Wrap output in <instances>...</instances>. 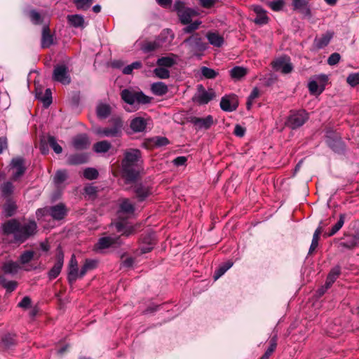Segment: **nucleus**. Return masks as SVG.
<instances>
[{
  "label": "nucleus",
  "mask_w": 359,
  "mask_h": 359,
  "mask_svg": "<svg viewBox=\"0 0 359 359\" xmlns=\"http://www.w3.org/2000/svg\"><path fill=\"white\" fill-rule=\"evenodd\" d=\"M98 175L97 170L93 168H88L83 171V177L90 180L97 179Z\"/></svg>",
  "instance_id": "52"
},
{
  "label": "nucleus",
  "mask_w": 359,
  "mask_h": 359,
  "mask_svg": "<svg viewBox=\"0 0 359 359\" xmlns=\"http://www.w3.org/2000/svg\"><path fill=\"white\" fill-rule=\"evenodd\" d=\"M10 165L11 169L14 170L12 175V180L14 181L18 180L22 177L26 170L25 161L22 157L13 158Z\"/></svg>",
  "instance_id": "14"
},
{
  "label": "nucleus",
  "mask_w": 359,
  "mask_h": 359,
  "mask_svg": "<svg viewBox=\"0 0 359 359\" xmlns=\"http://www.w3.org/2000/svg\"><path fill=\"white\" fill-rule=\"evenodd\" d=\"M248 73V69L236 66L233 67L230 71L229 74L232 79L238 80L242 77L245 76Z\"/></svg>",
  "instance_id": "38"
},
{
  "label": "nucleus",
  "mask_w": 359,
  "mask_h": 359,
  "mask_svg": "<svg viewBox=\"0 0 359 359\" xmlns=\"http://www.w3.org/2000/svg\"><path fill=\"white\" fill-rule=\"evenodd\" d=\"M174 9L177 12L180 20L183 25L190 23L192 18L197 15V12L195 10L186 7L184 2L181 0L175 1Z\"/></svg>",
  "instance_id": "5"
},
{
  "label": "nucleus",
  "mask_w": 359,
  "mask_h": 359,
  "mask_svg": "<svg viewBox=\"0 0 359 359\" xmlns=\"http://www.w3.org/2000/svg\"><path fill=\"white\" fill-rule=\"evenodd\" d=\"M316 79L318 81L320 90H323L325 87L326 83L328 81V76L325 74H321L316 76Z\"/></svg>",
  "instance_id": "57"
},
{
  "label": "nucleus",
  "mask_w": 359,
  "mask_h": 359,
  "mask_svg": "<svg viewBox=\"0 0 359 359\" xmlns=\"http://www.w3.org/2000/svg\"><path fill=\"white\" fill-rule=\"evenodd\" d=\"M20 269V264L17 262L8 261L4 263L2 270L6 274L15 275Z\"/></svg>",
  "instance_id": "29"
},
{
  "label": "nucleus",
  "mask_w": 359,
  "mask_h": 359,
  "mask_svg": "<svg viewBox=\"0 0 359 359\" xmlns=\"http://www.w3.org/2000/svg\"><path fill=\"white\" fill-rule=\"evenodd\" d=\"M345 222V214H340L338 222L332 227L330 232L326 233V236L330 237L337 233L343 226Z\"/></svg>",
  "instance_id": "45"
},
{
  "label": "nucleus",
  "mask_w": 359,
  "mask_h": 359,
  "mask_svg": "<svg viewBox=\"0 0 359 359\" xmlns=\"http://www.w3.org/2000/svg\"><path fill=\"white\" fill-rule=\"evenodd\" d=\"M111 126L97 127L94 129L95 135L100 137H118L122 135L123 121L119 116L113 117L110 120Z\"/></svg>",
  "instance_id": "4"
},
{
  "label": "nucleus",
  "mask_w": 359,
  "mask_h": 359,
  "mask_svg": "<svg viewBox=\"0 0 359 359\" xmlns=\"http://www.w3.org/2000/svg\"><path fill=\"white\" fill-rule=\"evenodd\" d=\"M309 119V114L305 110L292 111L285 124L292 130L302 126Z\"/></svg>",
  "instance_id": "6"
},
{
  "label": "nucleus",
  "mask_w": 359,
  "mask_h": 359,
  "mask_svg": "<svg viewBox=\"0 0 359 359\" xmlns=\"http://www.w3.org/2000/svg\"><path fill=\"white\" fill-rule=\"evenodd\" d=\"M135 197L139 202H142L151 194L150 187L142 183H137L133 187Z\"/></svg>",
  "instance_id": "16"
},
{
  "label": "nucleus",
  "mask_w": 359,
  "mask_h": 359,
  "mask_svg": "<svg viewBox=\"0 0 359 359\" xmlns=\"http://www.w3.org/2000/svg\"><path fill=\"white\" fill-rule=\"evenodd\" d=\"M206 38L210 44L217 48L222 46L224 42V37L216 32H208Z\"/></svg>",
  "instance_id": "24"
},
{
  "label": "nucleus",
  "mask_w": 359,
  "mask_h": 359,
  "mask_svg": "<svg viewBox=\"0 0 359 359\" xmlns=\"http://www.w3.org/2000/svg\"><path fill=\"white\" fill-rule=\"evenodd\" d=\"M97 116L100 119H105L109 116L111 113V107L105 103H99L96 108Z\"/></svg>",
  "instance_id": "28"
},
{
  "label": "nucleus",
  "mask_w": 359,
  "mask_h": 359,
  "mask_svg": "<svg viewBox=\"0 0 359 359\" xmlns=\"http://www.w3.org/2000/svg\"><path fill=\"white\" fill-rule=\"evenodd\" d=\"M200 72L201 75L206 79H214L217 75V72L207 67H202Z\"/></svg>",
  "instance_id": "51"
},
{
  "label": "nucleus",
  "mask_w": 359,
  "mask_h": 359,
  "mask_svg": "<svg viewBox=\"0 0 359 359\" xmlns=\"http://www.w3.org/2000/svg\"><path fill=\"white\" fill-rule=\"evenodd\" d=\"M87 158L85 154H74L68 157L67 163L69 165L83 164L87 161Z\"/></svg>",
  "instance_id": "41"
},
{
  "label": "nucleus",
  "mask_w": 359,
  "mask_h": 359,
  "mask_svg": "<svg viewBox=\"0 0 359 359\" xmlns=\"http://www.w3.org/2000/svg\"><path fill=\"white\" fill-rule=\"evenodd\" d=\"M29 18L35 25H39L42 22L41 15L36 11H31L29 12Z\"/></svg>",
  "instance_id": "59"
},
{
  "label": "nucleus",
  "mask_w": 359,
  "mask_h": 359,
  "mask_svg": "<svg viewBox=\"0 0 359 359\" xmlns=\"http://www.w3.org/2000/svg\"><path fill=\"white\" fill-rule=\"evenodd\" d=\"M119 208L121 212L127 214H133L135 211L134 205L128 198H125L121 201Z\"/></svg>",
  "instance_id": "44"
},
{
  "label": "nucleus",
  "mask_w": 359,
  "mask_h": 359,
  "mask_svg": "<svg viewBox=\"0 0 359 359\" xmlns=\"http://www.w3.org/2000/svg\"><path fill=\"white\" fill-rule=\"evenodd\" d=\"M252 9L257 15L254 20L255 24L263 25L268 23L269 18L266 15V11L262 8V6L258 5H253L252 6Z\"/></svg>",
  "instance_id": "22"
},
{
  "label": "nucleus",
  "mask_w": 359,
  "mask_h": 359,
  "mask_svg": "<svg viewBox=\"0 0 359 359\" xmlns=\"http://www.w3.org/2000/svg\"><path fill=\"white\" fill-rule=\"evenodd\" d=\"M48 143L56 154H59L62 153V148L57 142V140L55 137L49 135L48 137Z\"/></svg>",
  "instance_id": "50"
},
{
  "label": "nucleus",
  "mask_w": 359,
  "mask_h": 359,
  "mask_svg": "<svg viewBox=\"0 0 359 359\" xmlns=\"http://www.w3.org/2000/svg\"><path fill=\"white\" fill-rule=\"evenodd\" d=\"M346 81L351 87L359 85V72L351 74L347 77Z\"/></svg>",
  "instance_id": "54"
},
{
  "label": "nucleus",
  "mask_w": 359,
  "mask_h": 359,
  "mask_svg": "<svg viewBox=\"0 0 359 359\" xmlns=\"http://www.w3.org/2000/svg\"><path fill=\"white\" fill-rule=\"evenodd\" d=\"M94 0H73L76 7L79 10L86 11L93 4Z\"/></svg>",
  "instance_id": "49"
},
{
  "label": "nucleus",
  "mask_w": 359,
  "mask_h": 359,
  "mask_svg": "<svg viewBox=\"0 0 359 359\" xmlns=\"http://www.w3.org/2000/svg\"><path fill=\"white\" fill-rule=\"evenodd\" d=\"M31 305V299L29 297H24L19 302L18 306L22 309H28Z\"/></svg>",
  "instance_id": "64"
},
{
  "label": "nucleus",
  "mask_w": 359,
  "mask_h": 359,
  "mask_svg": "<svg viewBox=\"0 0 359 359\" xmlns=\"http://www.w3.org/2000/svg\"><path fill=\"white\" fill-rule=\"evenodd\" d=\"M272 67L274 71L287 74L293 70V65L290 62V58L287 56H282L276 58L272 62Z\"/></svg>",
  "instance_id": "9"
},
{
  "label": "nucleus",
  "mask_w": 359,
  "mask_h": 359,
  "mask_svg": "<svg viewBox=\"0 0 359 359\" xmlns=\"http://www.w3.org/2000/svg\"><path fill=\"white\" fill-rule=\"evenodd\" d=\"M121 98L127 104L124 109L129 112L137 110L140 104H147L151 100L142 91H121Z\"/></svg>",
  "instance_id": "3"
},
{
  "label": "nucleus",
  "mask_w": 359,
  "mask_h": 359,
  "mask_svg": "<svg viewBox=\"0 0 359 359\" xmlns=\"http://www.w3.org/2000/svg\"><path fill=\"white\" fill-rule=\"evenodd\" d=\"M154 73L156 76L161 79H167L170 76V72L165 68L160 66L154 69Z\"/></svg>",
  "instance_id": "55"
},
{
  "label": "nucleus",
  "mask_w": 359,
  "mask_h": 359,
  "mask_svg": "<svg viewBox=\"0 0 359 359\" xmlns=\"http://www.w3.org/2000/svg\"><path fill=\"white\" fill-rule=\"evenodd\" d=\"M340 245L348 248L351 249L358 245H359V236L358 235H348L347 236L344 241L340 243Z\"/></svg>",
  "instance_id": "30"
},
{
  "label": "nucleus",
  "mask_w": 359,
  "mask_h": 359,
  "mask_svg": "<svg viewBox=\"0 0 359 359\" xmlns=\"http://www.w3.org/2000/svg\"><path fill=\"white\" fill-rule=\"evenodd\" d=\"M140 158L141 153L138 149H131L125 152L122 170L127 182H134L137 179L140 172Z\"/></svg>",
  "instance_id": "2"
},
{
  "label": "nucleus",
  "mask_w": 359,
  "mask_h": 359,
  "mask_svg": "<svg viewBox=\"0 0 359 359\" xmlns=\"http://www.w3.org/2000/svg\"><path fill=\"white\" fill-rule=\"evenodd\" d=\"M340 274L341 267L339 266L333 267L328 273L325 281L327 283V287H331Z\"/></svg>",
  "instance_id": "36"
},
{
  "label": "nucleus",
  "mask_w": 359,
  "mask_h": 359,
  "mask_svg": "<svg viewBox=\"0 0 359 359\" xmlns=\"http://www.w3.org/2000/svg\"><path fill=\"white\" fill-rule=\"evenodd\" d=\"M332 38V34L330 32H327L326 34H323L321 36L316 37L314 39L313 46L317 49L323 48L329 44Z\"/></svg>",
  "instance_id": "26"
},
{
  "label": "nucleus",
  "mask_w": 359,
  "mask_h": 359,
  "mask_svg": "<svg viewBox=\"0 0 359 359\" xmlns=\"http://www.w3.org/2000/svg\"><path fill=\"white\" fill-rule=\"evenodd\" d=\"M49 215V207H45L43 208H39L36 211V216L38 219H40L43 217Z\"/></svg>",
  "instance_id": "63"
},
{
  "label": "nucleus",
  "mask_w": 359,
  "mask_h": 359,
  "mask_svg": "<svg viewBox=\"0 0 359 359\" xmlns=\"http://www.w3.org/2000/svg\"><path fill=\"white\" fill-rule=\"evenodd\" d=\"M97 260L90 259H86V261H85L83 265L82 266L81 269L79 272V277L80 278L83 277L88 271L95 269L97 267Z\"/></svg>",
  "instance_id": "34"
},
{
  "label": "nucleus",
  "mask_w": 359,
  "mask_h": 359,
  "mask_svg": "<svg viewBox=\"0 0 359 359\" xmlns=\"http://www.w3.org/2000/svg\"><path fill=\"white\" fill-rule=\"evenodd\" d=\"M238 106V97L234 94H230L222 97L220 102V107L224 111H233Z\"/></svg>",
  "instance_id": "13"
},
{
  "label": "nucleus",
  "mask_w": 359,
  "mask_h": 359,
  "mask_svg": "<svg viewBox=\"0 0 359 359\" xmlns=\"http://www.w3.org/2000/svg\"><path fill=\"white\" fill-rule=\"evenodd\" d=\"M122 243L120 237L118 236H109L100 238L95 248L97 251H102L110 247L120 245Z\"/></svg>",
  "instance_id": "10"
},
{
  "label": "nucleus",
  "mask_w": 359,
  "mask_h": 359,
  "mask_svg": "<svg viewBox=\"0 0 359 359\" xmlns=\"http://www.w3.org/2000/svg\"><path fill=\"white\" fill-rule=\"evenodd\" d=\"M341 56L337 53H334L330 55V57L327 59V64L330 65H337L339 60H340Z\"/></svg>",
  "instance_id": "62"
},
{
  "label": "nucleus",
  "mask_w": 359,
  "mask_h": 359,
  "mask_svg": "<svg viewBox=\"0 0 359 359\" xmlns=\"http://www.w3.org/2000/svg\"><path fill=\"white\" fill-rule=\"evenodd\" d=\"M260 91H252L251 94L249 95L247 101V109H250L254 102V100L257 99L260 95Z\"/></svg>",
  "instance_id": "60"
},
{
  "label": "nucleus",
  "mask_w": 359,
  "mask_h": 359,
  "mask_svg": "<svg viewBox=\"0 0 359 359\" xmlns=\"http://www.w3.org/2000/svg\"><path fill=\"white\" fill-rule=\"evenodd\" d=\"M215 97L213 91H197L192 100L194 102L199 104H206Z\"/></svg>",
  "instance_id": "18"
},
{
  "label": "nucleus",
  "mask_w": 359,
  "mask_h": 359,
  "mask_svg": "<svg viewBox=\"0 0 359 359\" xmlns=\"http://www.w3.org/2000/svg\"><path fill=\"white\" fill-rule=\"evenodd\" d=\"M233 262L227 261L226 262L219 266V267L215 271L213 276L214 279L216 280L219 278L226 273L227 270H229L233 266Z\"/></svg>",
  "instance_id": "42"
},
{
  "label": "nucleus",
  "mask_w": 359,
  "mask_h": 359,
  "mask_svg": "<svg viewBox=\"0 0 359 359\" xmlns=\"http://www.w3.org/2000/svg\"><path fill=\"white\" fill-rule=\"evenodd\" d=\"M64 264V252L60 246L57 248L56 262L54 266L48 271L50 280L56 278L61 272Z\"/></svg>",
  "instance_id": "11"
},
{
  "label": "nucleus",
  "mask_w": 359,
  "mask_h": 359,
  "mask_svg": "<svg viewBox=\"0 0 359 359\" xmlns=\"http://www.w3.org/2000/svg\"><path fill=\"white\" fill-rule=\"evenodd\" d=\"M190 50L197 55L198 53L203 52L208 48V44L203 41L202 37L198 33H195L184 41Z\"/></svg>",
  "instance_id": "8"
},
{
  "label": "nucleus",
  "mask_w": 359,
  "mask_h": 359,
  "mask_svg": "<svg viewBox=\"0 0 359 359\" xmlns=\"http://www.w3.org/2000/svg\"><path fill=\"white\" fill-rule=\"evenodd\" d=\"M89 144L90 142L86 135H79L73 140V146L76 149H85Z\"/></svg>",
  "instance_id": "27"
},
{
  "label": "nucleus",
  "mask_w": 359,
  "mask_h": 359,
  "mask_svg": "<svg viewBox=\"0 0 359 359\" xmlns=\"http://www.w3.org/2000/svg\"><path fill=\"white\" fill-rule=\"evenodd\" d=\"M53 79L65 85L69 83L71 79L68 68L64 65H56L53 70Z\"/></svg>",
  "instance_id": "12"
},
{
  "label": "nucleus",
  "mask_w": 359,
  "mask_h": 359,
  "mask_svg": "<svg viewBox=\"0 0 359 359\" xmlns=\"http://www.w3.org/2000/svg\"><path fill=\"white\" fill-rule=\"evenodd\" d=\"M284 6L283 0H275L269 3L270 8L274 11H280Z\"/></svg>",
  "instance_id": "58"
},
{
  "label": "nucleus",
  "mask_w": 359,
  "mask_h": 359,
  "mask_svg": "<svg viewBox=\"0 0 359 359\" xmlns=\"http://www.w3.org/2000/svg\"><path fill=\"white\" fill-rule=\"evenodd\" d=\"M201 24V21H198V20H196V21H194V22H190L189 24H187V26H186L184 29H183V32L184 33H191L193 32L194 31L198 29L199 27V25Z\"/></svg>",
  "instance_id": "56"
},
{
  "label": "nucleus",
  "mask_w": 359,
  "mask_h": 359,
  "mask_svg": "<svg viewBox=\"0 0 359 359\" xmlns=\"http://www.w3.org/2000/svg\"><path fill=\"white\" fill-rule=\"evenodd\" d=\"M67 215V209L63 203L49 207V215L55 220H61Z\"/></svg>",
  "instance_id": "21"
},
{
  "label": "nucleus",
  "mask_w": 359,
  "mask_h": 359,
  "mask_svg": "<svg viewBox=\"0 0 359 359\" xmlns=\"http://www.w3.org/2000/svg\"><path fill=\"white\" fill-rule=\"evenodd\" d=\"M293 10L297 11L304 18H311V11L306 0H292Z\"/></svg>",
  "instance_id": "17"
},
{
  "label": "nucleus",
  "mask_w": 359,
  "mask_h": 359,
  "mask_svg": "<svg viewBox=\"0 0 359 359\" xmlns=\"http://www.w3.org/2000/svg\"><path fill=\"white\" fill-rule=\"evenodd\" d=\"M53 43V36L50 34L49 29L47 27L43 28L41 47L43 48L50 47Z\"/></svg>",
  "instance_id": "33"
},
{
  "label": "nucleus",
  "mask_w": 359,
  "mask_h": 359,
  "mask_svg": "<svg viewBox=\"0 0 359 359\" xmlns=\"http://www.w3.org/2000/svg\"><path fill=\"white\" fill-rule=\"evenodd\" d=\"M143 243H147V245H142L141 247V252L143 254L150 252L155 244V235L154 233H149L147 236L142 238Z\"/></svg>",
  "instance_id": "32"
},
{
  "label": "nucleus",
  "mask_w": 359,
  "mask_h": 359,
  "mask_svg": "<svg viewBox=\"0 0 359 359\" xmlns=\"http://www.w3.org/2000/svg\"><path fill=\"white\" fill-rule=\"evenodd\" d=\"M118 232H121L122 235L129 236L135 232V227L132 226H126L123 222H116L114 224Z\"/></svg>",
  "instance_id": "37"
},
{
  "label": "nucleus",
  "mask_w": 359,
  "mask_h": 359,
  "mask_svg": "<svg viewBox=\"0 0 359 359\" xmlns=\"http://www.w3.org/2000/svg\"><path fill=\"white\" fill-rule=\"evenodd\" d=\"M16 210L17 205L15 203L13 200L8 198L4 205V215L7 217H11L15 214Z\"/></svg>",
  "instance_id": "39"
},
{
  "label": "nucleus",
  "mask_w": 359,
  "mask_h": 359,
  "mask_svg": "<svg viewBox=\"0 0 359 359\" xmlns=\"http://www.w3.org/2000/svg\"><path fill=\"white\" fill-rule=\"evenodd\" d=\"M78 271V262L76 256L72 255L69 263V271L67 276V279L69 283H74L79 277V273Z\"/></svg>",
  "instance_id": "19"
},
{
  "label": "nucleus",
  "mask_w": 359,
  "mask_h": 359,
  "mask_svg": "<svg viewBox=\"0 0 359 359\" xmlns=\"http://www.w3.org/2000/svg\"><path fill=\"white\" fill-rule=\"evenodd\" d=\"M14 186L11 182H6L1 184L0 191L4 198H9L13 193Z\"/></svg>",
  "instance_id": "43"
},
{
  "label": "nucleus",
  "mask_w": 359,
  "mask_h": 359,
  "mask_svg": "<svg viewBox=\"0 0 359 359\" xmlns=\"http://www.w3.org/2000/svg\"><path fill=\"white\" fill-rule=\"evenodd\" d=\"M111 147V143L107 140L97 142L93 145V149L97 153H106Z\"/></svg>",
  "instance_id": "40"
},
{
  "label": "nucleus",
  "mask_w": 359,
  "mask_h": 359,
  "mask_svg": "<svg viewBox=\"0 0 359 359\" xmlns=\"http://www.w3.org/2000/svg\"><path fill=\"white\" fill-rule=\"evenodd\" d=\"M0 285L6 289V292H12L17 287L18 283L14 280H8L5 275H0Z\"/></svg>",
  "instance_id": "35"
},
{
  "label": "nucleus",
  "mask_w": 359,
  "mask_h": 359,
  "mask_svg": "<svg viewBox=\"0 0 359 359\" xmlns=\"http://www.w3.org/2000/svg\"><path fill=\"white\" fill-rule=\"evenodd\" d=\"M36 99L40 100L45 108H48L53 102L52 91H33Z\"/></svg>",
  "instance_id": "23"
},
{
  "label": "nucleus",
  "mask_w": 359,
  "mask_h": 359,
  "mask_svg": "<svg viewBox=\"0 0 359 359\" xmlns=\"http://www.w3.org/2000/svg\"><path fill=\"white\" fill-rule=\"evenodd\" d=\"M177 56L170 55L169 56L161 57L158 59L157 65L163 67H171L177 63Z\"/></svg>",
  "instance_id": "31"
},
{
  "label": "nucleus",
  "mask_w": 359,
  "mask_h": 359,
  "mask_svg": "<svg viewBox=\"0 0 359 359\" xmlns=\"http://www.w3.org/2000/svg\"><path fill=\"white\" fill-rule=\"evenodd\" d=\"M67 20L69 26L81 29H84L88 25L83 16L79 14L68 15Z\"/></svg>",
  "instance_id": "20"
},
{
  "label": "nucleus",
  "mask_w": 359,
  "mask_h": 359,
  "mask_svg": "<svg viewBox=\"0 0 359 359\" xmlns=\"http://www.w3.org/2000/svg\"><path fill=\"white\" fill-rule=\"evenodd\" d=\"M326 143L336 153L341 154L345 150V145L341 137L333 130H329L326 132Z\"/></svg>",
  "instance_id": "7"
},
{
  "label": "nucleus",
  "mask_w": 359,
  "mask_h": 359,
  "mask_svg": "<svg viewBox=\"0 0 359 359\" xmlns=\"http://www.w3.org/2000/svg\"><path fill=\"white\" fill-rule=\"evenodd\" d=\"M34 253L33 251H25L20 257V262L22 264L29 263L34 257Z\"/></svg>",
  "instance_id": "53"
},
{
  "label": "nucleus",
  "mask_w": 359,
  "mask_h": 359,
  "mask_svg": "<svg viewBox=\"0 0 359 359\" xmlns=\"http://www.w3.org/2000/svg\"><path fill=\"white\" fill-rule=\"evenodd\" d=\"M68 177V174L66 170H57L54 175L53 181L57 187H60Z\"/></svg>",
  "instance_id": "46"
},
{
  "label": "nucleus",
  "mask_w": 359,
  "mask_h": 359,
  "mask_svg": "<svg viewBox=\"0 0 359 359\" xmlns=\"http://www.w3.org/2000/svg\"><path fill=\"white\" fill-rule=\"evenodd\" d=\"M1 343L6 348H10L15 344V336L11 334L4 335L1 339Z\"/></svg>",
  "instance_id": "48"
},
{
  "label": "nucleus",
  "mask_w": 359,
  "mask_h": 359,
  "mask_svg": "<svg viewBox=\"0 0 359 359\" xmlns=\"http://www.w3.org/2000/svg\"><path fill=\"white\" fill-rule=\"evenodd\" d=\"M1 229L4 235H12L15 243H22L36 233L37 224L34 220L21 223L11 219L4 222Z\"/></svg>",
  "instance_id": "1"
},
{
  "label": "nucleus",
  "mask_w": 359,
  "mask_h": 359,
  "mask_svg": "<svg viewBox=\"0 0 359 359\" xmlns=\"http://www.w3.org/2000/svg\"><path fill=\"white\" fill-rule=\"evenodd\" d=\"M147 125V120L142 117H136L131 120L130 127L135 133L144 131Z\"/></svg>",
  "instance_id": "25"
},
{
  "label": "nucleus",
  "mask_w": 359,
  "mask_h": 359,
  "mask_svg": "<svg viewBox=\"0 0 359 359\" xmlns=\"http://www.w3.org/2000/svg\"><path fill=\"white\" fill-rule=\"evenodd\" d=\"M189 121L196 127L197 130H208L214 124V119L211 115H208L205 118L193 116L190 118Z\"/></svg>",
  "instance_id": "15"
},
{
  "label": "nucleus",
  "mask_w": 359,
  "mask_h": 359,
  "mask_svg": "<svg viewBox=\"0 0 359 359\" xmlns=\"http://www.w3.org/2000/svg\"><path fill=\"white\" fill-rule=\"evenodd\" d=\"M277 337L274 336L270 340V345L265 351L264 354L259 359H268L272 353L275 351L277 346Z\"/></svg>",
  "instance_id": "47"
},
{
  "label": "nucleus",
  "mask_w": 359,
  "mask_h": 359,
  "mask_svg": "<svg viewBox=\"0 0 359 359\" xmlns=\"http://www.w3.org/2000/svg\"><path fill=\"white\" fill-rule=\"evenodd\" d=\"M154 143L156 147H163L169 144V140L165 137H156Z\"/></svg>",
  "instance_id": "61"
}]
</instances>
